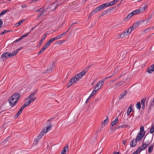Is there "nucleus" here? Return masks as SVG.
Returning <instances> with one entry per match:
<instances>
[{
	"instance_id": "3",
	"label": "nucleus",
	"mask_w": 154,
	"mask_h": 154,
	"mask_svg": "<svg viewBox=\"0 0 154 154\" xmlns=\"http://www.w3.org/2000/svg\"><path fill=\"white\" fill-rule=\"evenodd\" d=\"M14 56V54L12 53H10L8 52L4 53L2 54L1 58H6L8 57H12Z\"/></svg>"
},
{
	"instance_id": "15",
	"label": "nucleus",
	"mask_w": 154,
	"mask_h": 154,
	"mask_svg": "<svg viewBox=\"0 0 154 154\" xmlns=\"http://www.w3.org/2000/svg\"><path fill=\"white\" fill-rule=\"evenodd\" d=\"M119 119L118 117H117L113 122H112L111 125L112 126H113L116 125L118 122Z\"/></svg>"
},
{
	"instance_id": "40",
	"label": "nucleus",
	"mask_w": 154,
	"mask_h": 154,
	"mask_svg": "<svg viewBox=\"0 0 154 154\" xmlns=\"http://www.w3.org/2000/svg\"><path fill=\"white\" fill-rule=\"evenodd\" d=\"M134 30V29L132 28V27H131L130 28H129L128 29L127 31H126L127 33H131L133 30Z\"/></svg>"
},
{
	"instance_id": "13",
	"label": "nucleus",
	"mask_w": 154,
	"mask_h": 154,
	"mask_svg": "<svg viewBox=\"0 0 154 154\" xmlns=\"http://www.w3.org/2000/svg\"><path fill=\"white\" fill-rule=\"evenodd\" d=\"M137 142V141H136L135 140L134 141V139H133L131 142V147H134L136 145Z\"/></svg>"
},
{
	"instance_id": "56",
	"label": "nucleus",
	"mask_w": 154,
	"mask_h": 154,
	"mask_svg": "<svg viewBox=\"0 0 154 154\" xmlns=\"http://www.w3.org/2000/svg\"><path fill=\"white\" fill-rule=\"evenodd\" d=\"M26 107V105H23L21 107L20 109V110H21V111H22V110Z\"/></svg>"
},
{
	"instance_id": "20",
	"label": "nucleus",
	"mask_w": 154,
	"mask_h": 154,
	"mask_svg": "<svg viewBox=\"0 0 154 154\" xmlns=\"http://www.w3.org/2000/svg\"><path fill=\"white\" fill-rule=\"evenodd\" d=\"M128 34V33H127V32L125 31L122 32L120 34L121 35L122 38H123L125 36L127 35Z\"/></svg>"
},
{
	"instance_id": "11",
	"label": "nucleus",
	"mask_w": 154,
	"mask_h": 154,
	"mask_svg": "<svg viewBox=\"0 0 154 154\" xmlns=\"http://www.w3.org/2000/svg\"><path fill=\"white\" fill-rule=\"evenodd\" d=\"M47 35V34H44L43 35V36L42 37V38L39 41V43L38 45L40 46L42 44L43 41L46 38V36Z\"/></svg>"
},
{
	"instance_id": "4",
	"label": "nucleus",
	"mask_w": 154,
	"mask_h": 154,
	"mask_svg": "<svg viewBox=\"0 0 154 154\" xmlns=\"http://www.w3.org/2000/svg\"><path fill=\"white\" fill-rule=\"evenodd\" d=\"M104 81L105 80H104L103 79L102 80L98 82L95 87V89H98V90L100 89L103 84Z\"/></svg>"
},
{
	"instance_id": "10",
	"label": "nucleus",
	"mask_w": 154,
	"mask_h": 154,
	"mask_svg": "<svg viewBox=\"0 0 154 154\" xmlns=\"http://www.w3.org/2000/svg\"><path fill=\"white\" fill-rule=\"evenodd\" d=\"M78 81H79V80H76V77H75V75L71 78L69 82L71 83H72V85L73 83H75Z\"/></svg>"
},
{
	"instance_id": "33",
	"label": "nucleus",
	"mask_w": 154,
	"mask_h": 154,
	"mask_svg": "<svg viewBox=\"0 0 154 154\" xmlns=\"http://www.w3.org/2000/svg\"><path fill=\"white\" fill-rule=\"evenodd\" d=\"M30 33V32H28L26 34H24V35H23L21 36L20 37V38H21V39H22L24 37H26Z\"/></svg>"
},
{
	"instance_id": "30",
	"label": "nucleus",
	"mask_w": 154,
	"mask_h": 154,
	"mask_svg": "<svg viewBox=\"0 0 154 154\" xmlns=\"http://www.w3.org/2000/svg\"><path fill=\"white\" fill-rule=\"evenodd\" d=\"M68 146L67 145V146H66L62 150V152H63L64 153H65L66 151L67 150H68Z\"/></svg>"
},
{
	"instance_id": "12",
	"label": "nucleus",
	"mask_w": 154,
	"mask_h": 154,
	"mask_svg": "<svg viewBox=\"0 0 154 154\" xmlns=\"http://www.w3.org/2000/svg\"><path fill=\"white\" fill-rule=\"evenodd\" d=\"M38 90L36 89L35 90L33 93L30 94L27 97V99H29V98H32L36 94L37 91Z\"/></svg>"
},
{
	"instance_id": "44",
	"label": "nucleus",
	"mask_w": 154,
	"mask_h": 154,
	"mask_svg": "<svg viewBox=\"0 0 154 154\" xmlns=\"http://www.w3.org/2000/svg\"><path fill=\"white\" fill-rule=\"evenodd\" d=\"M22 111L21 110H19L17 113L15 115V117H17L22 113Z\"/></svg>"
},
{
	"instance_id": "60",
	"label": "nucleus",
	"mask_w": 154,
	"mask_h": 154,
	"mask_svg": "<svg viewBox=\"0 0 154 154\" xmlns=\"http://www.w3.org/2000/svg\"><path fill=\"white\" fill-rule=\"evenodd\" d=\"M91 97H90V96L88 97V98L87 99L86 102H85V103H88V102H89V100L90 99V98Z\"/></svg>"
},
{
	"instance_id": "50",
	"label": "nucleus",
	"mask_w": 154,
	"mask_h": 154,
	"mask_svg": "<svg viewBox=\"0 0 154 154\" xmlns=\"http://www.w3.org/2000/svg\"><path fill=\"white\" fill-rule=\"evenodd\" d=\"M98 7L100 11L102 10L104 8L102 4L101 5L99 6Z\"/></svg>"
},
{
	"instance_id": "37",
	"label": "nucleus",
	"mask_w": 154,
	"mask_h": 154,
	"mask_svg": "<svg viewBox=\"0 0 154 154\" xmlns=\"http://www.w3.org/2000/svg\"><path fill=\"white\" fill-rule=\"evenodd\" d=\"M24 20L23 19L19 21L18 23H17L15 24V26H18L20 25L24 21Z\"/></svg>"
},
{
	"instance_id": "64",
	"label": "nucleus",
	"mask_w": 154,
	"mask_h": 154,
	"mask_svg": "<svg viewBox=\"0 0 154 154\" xmlns=\"http://www.w3.org/2000/svg\"><path fill=\"white\" fill-rule=\"evenodd\" d=\"M43 9L42 8H40L39 9L36 10L35 11L36 12H40L41 11H42Z\"/></svg>"
},
{
	"instance_id": "54",
	"label": "nucleus",
	"mask_w": 154,
	"mask_h": 154,
	"mask_svg": "<svg viewBox=\"0 0 154 154\" xmlns=\"http://www.w3.org/2000/svg\"><path fill=\"white\" fill-rule=\"evenodd\" d=\"M42 133L43 134H44V133L46 134L47 132V131L46 130V128H44L43 129V131H42Z\"/></svg>"
},
{
	"instance_id": "55",
	"label": "nucleus",
	"mask_w": 154,
	"mask_h": 154,
	"mask_svg": "<svg viewBox=\"0 0 154 154\" xmlns=\"http://www.w3.org/2000/svg\"><path fill=\"white\" fill-rule=\"evenodd\" d=\"M100 11V10H99V9L98 8V7H97L93 11V12H94H94H97L98 11Z\"/></svg>"
},
{
	"instance_id": "45",
	"label": "nucleus",
	"mask_w": 154,
	"mask_h": 154,
	"mask_svg": "<svg viewBox=\"0 0 154 154\" xmlns=\"http://www.w3.org/2000/svg\"><path fill=\"white\" fill-rule=\"evenodd\" d=\"M44 11V10H43V9L42 11H41L40 12V14H38V16L39 17L41 16L43 14Z\"/></svg>"
},
{
	"instance_id": "61",
	"label": "nucleus",
	"mask_w": 154,
	"mask_h": 154,
	"mask_svg": "<svg viewBox=\"0 0 154 154\" xmlns=\"http://www.w3.org/2000/svg\"><path fill=\"white\" fill-rule=\"evenodd\" d=\"M2 25L3 22L2 21V19H0V28L1 27Z\"/></svg>"
},
{
	"instance_id": "62",
	"label": "nucleus",
	"mask_w": 154,
	"mask_h": 154,
	"mask_svg": "<svg viewBox=\"0 0 154 154\" xmlns=\"http://www.w3.org/2000/svg\"><path fill=\"white\" fill-rule=\"evenodd\" d=\"M94 13L93 11H91L90 14L88 18L90 17L93 14H94Z\"/></svg>"
},
{
	"instance_id": "63",
	"label": "nucleus",
	"mask_w": 154,
	"mask_h": 154,
	"mask_svg": "<svg viewBox=\"0 0 154 154\" xmlns=\"http://www.w3.org/2000/svg\"><path fill=\"white\" fill-rule=\"evenodd\" d=\"M128 126L127 125H122L121 126L122 128H127Z\"/></svg>"
},
{
	"instance_id": "25",
	"label": "nucleus",
	"mask_w": 154,
	"mask_h": 154,
	"mask_svg": "<svg viewBox=\"0 0 154 154\" xmlns=\"http://www.w3.org/2000/svg\"><path fill=\"white\" fill-rule=\"evenodd\" d=\"M154 104V97L153 98V101L150 103V106L148 107V109L150 111L151 109V107H153Z\"/></svg>"
},
{
	"instance_id": "22",
	"label": "nucleus",
	"mask_w": 154,
	"mask_h": 154,
	"mask_svg": "<svg viewBox=\"0 0 154 154\" xmlns=\"http://www.w3.org/2000/svg\"><path fill=\"white\" fill-rule=\"evenodd\" d=\"M141 104L140 102H138L136 105V108L138 109H140L141 108Z\"/></svg>"
},
{
	"instance_id": "58",
	"label": "nucleus",
	"mask_w": 154,
	"mask_h": 154,
	"mask_svg": "<svg viewBox=\"0 0 154 154\" xmlns=\"http://www.w3.org/2000/svg\"><path fill=\"white\" fill-rule=\"evenodd\" d=\"M48 47V46L47 45V44H46L43 47V48L44 49V50H45Z\"/></svg>"
},
{
	"instance_id": "26",
	"label": "nucleus",
	"mask_w": 154,
	"mask_h": 154,
	"mask_svg": "<svg viewBox=\"0 0 154 154\" xmlns=\"http://www.w3.org/2000/svg\"><path fill=\"white\" fill-rule=\"evenodd\" d=\"M110 10V9H108L107 10H105L104 11L100 14L101 16H103L107 13Z\"/></svg>"
},
{
	"instance_id": "49",
	"label": "nucleus",
	"mask_w": 154,
	"mask_h": 154,
	"mask_svg": "<svg viewBox=\"0 0 154 154\" xmlns=\"http://www.w3.org/2000/svg\"><path fill=\"white\" fill-rule=\"evenodd\" d=\"M113 74H114V73L113 74V75H111V76H109L108 77H106L103 78V80H105V81L107 79H109V78H111V77H112L113 76Z\"/></svg>"
},
{
	"instance_id": "59",
	"label": "nucleus",
	"mask_w": 154,
	"mask_h": 154,
	"mask_svg": "<svg viewBox=\"0 0 154 154\" xmlns=\"http://www.w3.org/2000/svg\"><path fill=\"white\" fill-rule=\"evenodd\" d=\"M31 103L29 102V101H27V102L25 103V104H24L25 105H26V106H28Z\"/></svg>"
},
{
	"instance_id": "17",
	"label": "nucleus",
	"mask_w": 154,
	"mask_h": 154,
	"mask_svg": "<svg viewBox=\"0 0 154 154\" xmlns=\"http://www.w3.org/2000/svg\"><path fill=\"white\" fill-rule=\"evenodd\" d=\"M154 145L151 144L148 146V152L149 153H151L152 151Z\"/></svg>"
},
{
	"instance_id": "52",
	"label": "nucleus",
	"mask_w": 154,
	"mask_h": 154,
	"mask_svg": "<svg viewBox=\"0 0 154 154\" xmlns=\"http://www.w3.org/2000/svg\"><path fill=\"white\" fill-rule=\"evenodd\" d=\"M22 40V39L20 37V38H18V39H17L15 41H14L13 42L14 43H15L16 42H18L19 41H20V40Z\"/></svg>"
},
{
	"instance_id": "28",
	"label": "nucleus",
	"mask_w": 154,
	"mask_h": 154,
	"mask_svg": "<svg viewBox=\"0 0 154 154\" xmlns=\"http://www.w3.org/2000/svg\"><path fill=\"white\" fill-rule=\"evenodd\" d=\"M153 71H154V70H153V69H152V67H150V66L147 69V72H148L149 73H151L152 72H153Z\"/></svg>"
},
{
	"instance_id": "29",
	"label": "nucleus",
	"mask_w": 154,
	"mask_h": 154,
	"mask_svg": "<svg viewBox=\"0 0 154 154\" xmlns=\"http://www.w3.org/2000/svg\"><path fill=\"white\" fill-rule=\"evenodd\" d=\"M44 135V134L42 133V132L40 134L38 135V137H37V140L38 141Z\"/></svg>"
},
{
	"instance_id": "27",
	"label": "nucleus",
	"mask_w": 154,
	"mask_h": 154,
	"mask_svg": "<svg viewBox=\"0 0 154 154\" xmlns=\"http://www.w3.org/2000/svg\"><path fill=\"white\" fill-rule=\"evenodd\" d=\"M12 30H5L4 32H2L0 33V35H3L4 33H6L8 32H12Z\"/></svg>"
},
{
	"instance_id": "2",
	"label": "nucleus",
	"mask_w": 154,
	"mask_h": 154,
	"mask_svg": "<svg viewBox=\"0 0 154 154\" xmlns=\"http://www.w3.org/2000/svg\"><path fill=\"white\" fill-rule=\"evenodd\" d=\"M63 3V2L61 1L60 2L59 0H56L54 3L51 4L50 5V8H52L54 7V8L51 10V11H54L56 8L57 6L60 5Z\"/></svg>"
},
{
	"instance_id": "46",
	"label": "nucleus",
	"mask_w": 154,
	"mask_h": 154,
	"mask_svg": "<svg viewBox=\"0 0 154 154\" xmlns=\"http://www.w3.org/2000/svg\"><path fill=\"white\" fill-rule=\"evenodd\" d=\"M36 99V98L33 97L32 98H30L29 100L31 103V102H34Z\"/></svg>"
},
{
	"instance_id": "8",
	"label": "nucleus",
	"mask_w": 154,
	"mask_h": 154,
	"mask_svg": "<svg viewBox=\"0 0 154 154\" xmlns=\"http://www.w3.org/2000/svg\"><path fill=\"white\" fill-rule=\"evenodd\" d=\"M151 142V141L148 142L146 143H143L142 148H141V150L142 151L145 149L147 146L150 144Z\"/></svg>"
},
{
	"instance_id": "19",
	"label": "nucleus",
	"mask_w": 154,
	"mask_h": 154,
	"mask_svg": "<svg viewBox=\"0 0 154 154\" xmlns=\"http://www.w3.org/2000/svg\"><path fill=\"white\" fill-rule=\"evenodd\" d=\"M131 106L128 109V110L127 111V115L128 116L129 115L130 113L132 111V107H131Z\"/></svg>"
},
{
	"instance_id": "14",
	"label": "nucleus",
	"mask_w": 154,
	"mask_h": 154,
	"mask_svg": "<svg viewBox=\"0 0 154 154\" xmlns=\"http://www.w3.org/2000/svg\"><path fill=\"white\" fill-rule=\"evenodd\" d=\"M147 6L146 5H144L143 7L139 8L138 10L139 11V12L140 13L143 12L144 11L145 9L147 8Z\"/></svg>"
},
{
	"instance_id": "35",
	"label": "nucleus",
	"mask_w": 154,
	"mask_h": 154,
	"mask_svg": "<svg viewBox=\"0 0 154 154\" xmlns=\"http://www.w3.org/2000/svg\"><path fill=\"white\" fill-rule=\"evenodd\" d=\"M139 25V23H136L134 24L133 25L132 27V28L134 29L135 28L137 27Z\"/></svg>"
},
{
	"instance_id": "5",
	"label": "nucleus",
	"mask_w": 154,
	"mask_h": 154,
	"mask_svg": "<svg viewBox=\"0 0 154 154\" xmlns=\"http://www.w3.org/2000/svg\"><path fill=\"white\" fill-rule=\"evenodd\" d=\"M145 133H143V134H141L140 133H138L136 136L135 140L136 141L138 142L141 140L144 135Z\"/></svg>"
},
{
	"instance_id": "24",
	"label": "nucleus",
	"mask_w": 154,
	"mask_h": 154,
	"mask_svg": "<svg viewBox=\"0 0 154 154\" xmlns=\"http://www.w3.org/2000/svg\"><path fill=\"white\" fill-rule=\"evenodd\" d=\"M22 48V47H21L18 49H17L15 51H14L13 52H12V53H13V54H14V56H15L16 55L17 52Z\"/></svg>"
},
{
	"instance_id": "34",
	"label": "nucleus",
	"mask_w": 154,
	"mask_h": 154,
	"mask_svg": "<svg viewBox=\"0 0 154 154\" xmlns=\"http://www.w3.org/2000/svg\"><path fill=\"white\" fill-rule=\"evenodd\" d=\"M54 42L52 38L50 39L47 42V45L49 46V45Z\"/></svg>"
},
{
	"instance_id": "23",
	"label": "nucleus",
	"mask_w": 154,
	"mask_h": 154,
	"mask_svg": "<svg viewBox=\"0 0 154 154\" xmlns=\"http://www.w3.org/2000/svg\"><path fill=\"white\" fill-rule=\"evenodd\" d=\"M22 48V47H21L18 49H17L15 51H14L13 52H12V53H13V54H14V56H15L16 55L17 52Z\"/></svg>"
},
{
	"instance_id": "1",
	"label": "nucleus",
	"mask_w": 154,
	"mask_h": 154,
	"mask_svg": "<svg viewBox=\"0 0 154 154\" xmlns=\"http://www.w3.org/2000/svg\"><path fill=\"white\" fill-rule=\"evenodd\" d=\"M20 97V95L19 93L14 94L8 100L10 106L12 107L15 106L16 103L18 102Z\"/></svg>"
},
{
	"instance_id": "48",
	"label": "nucleus",
	"mask_w": 154,
	"mask_h": 154,
	"mask_svg": "<svg viewBox=\"0 0 154 154\" xmlns=\"http://www.w3.org/2000/svg\"><path fill=\"white\" fill-rule=\"evenodd\" d=\"M55 117H52L51 118H50L48 120L47 122H50L52 121L54 119H55Z\"/></svg>"
},
{
	"instance_id": "47",
	"label": "nucleus",
	"mask_w": 154,
	"mask_h": 154,
	"mask_svg": "<svg viewBox=\"0 0 154 154\" xmlns=\"http://www.w3.org/2000/svg\"><path fill=\"white\" fill-rule=\"evenodd\" d=\"M60 37L59 36H57L54 37V38H52L53 40L54 41L56 40L60 39Z\"/></svg>"
},
{
	"instance_id": "32",
	"label": "nucleus",
	"mask_w": 154,
	"mask_h": 154,
	"mask_svg": "<svg viewBox=\"0 0 154 154\" xmlns=\"http://www.w3.org/2000/svg\"><path fill=\"white\" fill-rule=\"evenodd\" d=\"M142 151L141 150V148L140 147L138 148L137 149L136 151L135 152H134V153H136L137 154H138V153H140V152Z\"/></svg>"
},
{
	"instance_id": "18",
	"label": "nucleus",
	"mask_w": 154,
	"mask_h": 154,
	"mask_svg": "<svg viewBox=\"0 0 154 154\" xmlns=\"http://www.w3.org/2000/svg\"><path fill=\"white\" fill-rule=\"evenodd\" d=\"M98 89H95V88L94 89L93 91H92L91 93V94L90 95V97H92V96H93L97 92V91H98Z\"/></svg>"
},
{
	"instance_id": "38",
	"label": "nucleus",
	"mask_w": 154,
	"mask_h": 154,
	"mask_svg": "<svg viewBox=\"0 0 154 154\" xmlns=\"http://www.w3.org/2000/svg\"><path fill=\"white\" fill-rule=\"evenodd\" d=\"M8 11V10H3L0 13V17L5 14L6 12H7Z\"/></svg>"
},
{
	"instance_id": "7",
	"label": "nucleus",
	"mask_w": 154,
	"mask_h": 154,
	"mask_svg": "<svg viewBox=\"0 0 154 154\" xmlns=\"http://www.w3.org/2000/svg\"><path fill=\"white\" fill-rule=\"evenodd\" d=\"M85 74V72L82 71L80 72L79 73L76 74L75 75V77H76V79L77 80H79Z\"/></svg>"
},
{
	"instance_id": "36",
	"label": "nucleus",
	"mask_w": 154,
	"mask_h": 154,
	"mask_svg": "<svg viewBox=\"0 0 154 154\" xmlns=\"http://www.w3.org/2000/svg\"><path fill=\"white\" fill-rule=\"evenodd\" d=\"M139 11L138 10V9L135 10L134 11H132V13L133 15H134L139 14L140 13Z\"/></svg>"
},
{
	"instance_id": "51",
	"label": "nucleus",
	"mask_w": 154,
	"mask_h": 154,
	"mask_svg": "<svg viewBox=\"0 0 154 154\" xmlns=\"http://www.w3.org/2000/svg\"><path fill=\"white\" fill-rule=\"evenodd\" d=\"M145 99L144 98L143 99L141 100V103L142 105L145 104Z\"/></svg>"
},
{
	"instance_id": "41",
	"label": "nucleus",
	"mask_w": 154,
	"mask_h": 154,
	"mask_svg": "<svg viewBox=\"0 0 154 154\" xmlns=\"http://www.w3.org/2000/svg\"><path fill=\"white\" fill-rule=\"evenodd\" d=\"M53 69V68L51 66L48 68L47 70V72H50L52 71Z\"/></svg>"
},
{
	"instance_id": "43",
	"label": "nucleus",
	"mask_w": 154,
	"mask_h": 154,
	"mask_svg": "<svg viewBox=\"0 0 154 154\" xmlns=\"http://www.w3.org/2000/svg\"><path fill=\"white\" fill-rule=\"evenodd\" d=\"M133 14L132 12H131L126 17V18L127 19H129L131 17H132L133 16Z\"/></svg>"
},
{
	"instance_id": "42",
	"label": "nucleus",
	"mask_w": 154,
	"mask_h": 154,
	"mask_svg": "<svg viewBox=\"0 0 154 154\" xmlns=\"http://www.w3.org/2000/svg\"><path fill=\"white\" fill-rule=\"evenodd\" d=\"M108 117L107 116L106 119L104 121L103 123V125H105L106 124H107L108 123Z\"/></svg>"
},
{
	"instance_id": "31",
	"label": "nucleus",
	"mask_w": 154,
	"mask_h": 154,
	"mask_svg": "<svg viewBox=\"0 0 154 154\" xmlns=\"http://www.w3.org/2000/svg\"><path fill=\"white\" fill-rule=\"evenodd\" d=\"M154 131V124H152L151 125V128L150 130V132L151 133H153Z\"/></svg>"
},
{
	"instance_id": "57",
	"label": "nucleus",
	"mask_w": 154,
	"mask_h": 154,
	"mask_svg": "<svg viewBox=\"0 0 154 154\" xmlns=\"http://www.w3.org/2000/svg\"><path fill=\"white\" fill-rule=\"evenodd\" d=\"M44 50H44L43 48H42L41 50L38 53V55H39V54H41L42 53V52H44Z\"/></svg>"
},
{
	"instance_id": "6",
	"label": "nucleus",
	"mask_w": 154,
	"mask_h": 154,
	"mask_svg": "<svg viewBox=\"0 0 154 154\" xmlns=\"http://www.w3.org/2000/svg\"><path fill=\"white\" fill-rule=\"evenodd\" d=\"M114 2L115 1H113L103 4L102 5L104 8H105L109 6H113L115 5L116 4Z\"/></svg>"
},
{
	"instance_id": "21",
	"label": "nucleus",
	"mask_w": 154,
	"mask_h": 154,
	"mask_svg": "<svg viewBox=\"0 0 154 154\" xmlns=\"http://www.w3.org/2000/svg\"><path fill=\"white\" fill-rule=\"evenodd\" d=\"M51 123H50L48 124V126H46V127H45L46 128V130L47 131H48L50 130L51 128Z\"/></svg>"
},
{
	"instance_id": "9",
	"label": "nucleus",
	"mask_w": 154,
	"mask_h": 154,
	"mask_svg": "<svg viewBox=\"0 0 154 154\" xmlns=\"http://www.w3.org/2000/svg\"><path fill=\"white\" fill-rule=\"evenodd\" d=\"M127 93V90H125L123 91L119 96V99L120 100L122 99L125 96Z\"/></svg>"
},
{
	"instance_id": "53",
	"label": "nucleus",
	"mask_w": 154,
	"mask_h": 154,
	"mask_svg": "<svg viewBox=\"0 0 154 154\" xmlns=\"http://www.w3.org/2000/svg\"><path fill=\"white\" fill-rule=\"evenodd\" d=\"M77 23L76 22H75V23L73 22L71 24H70L69 26V29H70L72 26L75 24H76Z\"/></svg>"
},
{
	"instance_id": "16",
	"label": "nucleus",
	"mask_w": 154,
	"mask_h": 154,
	"mask_svg": "<svg viewBox=\"0 0 154 154\" xmlns=\"http://www.w3.org/2000/svg\"><path fill=\"white\" fill-rule=\"evenodd\" d=\"M125 83V82L124 81H122L120 82H119L118 83L116 84V85L117 87H119L124 84Z\"/></svg>"
},
{
	"instance_id": "39",
	"label": "nucleus",
	"mask_w": 154,
	"mask_h": 154,
	"mask_svg": "<svg viewBox=\"0 0 154 154\" xmlns=\"http://www.w3.org/2000/svg\"><path fill=\"white\" fill-rule=\"evenodd\" d=\"M140 131L138 132L140 133H141V134H143V133H144V127L141 126L140 127Z\"/></svg>"
}]
</instances>
